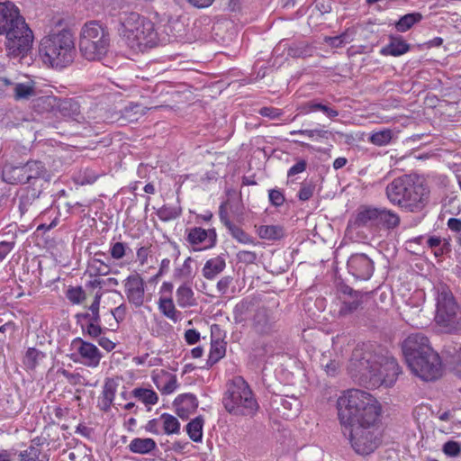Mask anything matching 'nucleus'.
I'll list each match as a JSON object with an SVG mask.
<instances>
[{"label":"nucleus","instance_id":"nucleus-7","mask_svg":"<svg viewBox=\"0 0 461 461\" xmlns=\"http://www.w3.org/2000/svg\"><path fill=\"white\" fill-rule=\"evenodd\" d=\"M436 311L434 321L442 331L448 334H461V306L457 303L451 289L443 283L435 287Z\"/></svg>","mask_w":461,"mask_h":461},{"label":"nucleus","instance_id":"nucleus-54","mask_svg":"<svg viewBox=\"0 0 461 461\" xmlns=\"http://www.w3.org/2000/svg\"><path fill=\"white\" fill-rule=\"evenodd\" d=\"M292 135L294 134H300V135H306L309 138H314L315 136L319 138H328L329 131L324 130H298V131H291Z\"/></svg>","mask_w":461,"mask_h":461},{"label":"nucleus","instance_id":"nucleus-11","mask_svg":"<svg viewBox=\"0 0 461 461\" xmlns=\"http://www.w3.org/2000/svg\"><path fill=\"white\" fill-rule=\"evenodd\" d=\"M351 447L358 455H369L374 452L379 445L375 426H357L343 429L344 435H347Z\"/></svg>","mask_w":461,"mask_h":461},{"label":"nucleus","instance_id":"nucleus-62","mask_svg":"<svg viewBox=\"0 0 461 461\" xmlns=\"http://www.w3.org/2000/svg\"><path fill=\"white\" fill-rule=\"evenodd\" d=\"M185 339L189 345H194L199 341L200 333L194 329L187 330L185 333Z\"/></svg>","mask_w":461,"mask_h":461},{"label":"nucleus","instance_id":"nucleus-45","mask_svg":"<svg viewBox=\"0 0 461 461\" xmlns=\"http://www.w3.org/2000/svg\"><path fill=\"white\" fill-rule=\"evenodd\" d=\"M43 357L44 354L41 351L34 348H29L26 351L23 363L27 367L32 369L37 366L38 362L41 360Z\"/></svg>","mask_w":461,"mask_h":461},{"label":"nucleus","instance_id":"nucleus-39","mask_svg":"<svg viewBox=\"0 0 461 461\" xmlns=\"http://www.w3.org/2000/svg\"><path fill=\"white\" fill-rule=\"evenodd\" d=\"M159 420L162 421L165 434H178L180 432V422L175 416L168 413H163L161 414Z\"/></svg>","mask_w":461,"mask_h":461},{"label":"nucleus","instance_id":"nucleus-30","mask_svg":"<svg viewBox=\"0 0 461 461\" xmlns=\"http://www.w3.org/2000/svg\"><path fill=\"white\" fill-rule=\"evenodd\" d=\"M131 395L145 405H155L158 401L157 393L148 388H135L131 391Z\"/></svg>","mask_w":461,"mask_h":461},{"label":"nucleus","instance_id":"nucleus-14","mask_svg":"<svg viewBox=\"0 0 461 461\" xmlns=\"http://www.w3.org/2000/svg\"><path fill=\"white\" fill-rule=\"evenodd\" d=\"M145 282L138 274L130 275L124 280V292L128 302L136 308H140L145 302Z\"/></svg>","mask_w":461,"mask_h":461},{"label":"nucleus","instance_id":"nucleus-9","mask_svg":"<svg viewBox=\"0 0 461 461\" xmlns=\"http://www.w3.org/2000/svg\"><path fill=\"white\" fill-rule=\"evenodd\" d=\"M110 33L106 26L97 21H89L80 32L79 50L89 61L101 60L110 49Z\"/></svg>","mask_w":461,"mask_h":461},{"label":"nucleus","instance_id":"nucleus-42","mask_svg":"<svg viewBox=\"0 0 461 461\" xmlns=\"http://www.w3.org/2000/svg\"><path fill=\"white\" fill-rule=\"evenodd\" d=\"M194 259L188 257L179 267H176L174 271V277L178 280H188L194 276V271L192 268V263Z\"/></svg>","mask_w":461,"mask_h":461},{"label":"nucleus","instance_id":"nucleus-48","mask_svg":"<svg viewBox=\"0 0 461 461\" xmlns=\"http://www.w3.org/2000/svg\"><path fill=\"white\" fill-rule=\"evenodd\" d=\"M442 451L447 456L456 457L461 453L460 443L454 440H448L443 445Z\"/></svg>","mask_w":461,"mask_h":461},{"label":"nucleus","instance_id":"nucleus-32","mask_svg":"<svg viewBox=\"0 0 461 461\" xmlns=\"http://www.w3.org/2000/svg\"><path fill=\"white\" fill-rule=\"evenodd\" d=\"M158 309L167 318L174 322L179 320L180 312L176 311L171 298L160 297L158 300Z\"/></svg>","mask_w":461,"mask_h":461},{"label":"nucleus","instance_id":"nucleus-1","mask_svg":"<svg viewBox=\"0 0 461 461\" xmlns=\"http://www.w3.org/2000/svg\"><path fill=\"white\" fill-rule=\"evenodd\" d=\"M348 371L362 384L373 387H391L400 374V366L393 357L355 348L349 360Z\"/></svg>","mask_w":461,"mask_h":461},{"label":"nucleus","instance_id":"nucleus-44","mask_svg":"<svg viewBox=\"0 0 461 461\" xmlns=\"http://www.w3.org/2000/svg\"><path fill=\"white\" fill-rule=\"evenodd\" d=\"M393 137V132L389 129H384L383 131H379L374 132L368 138L369 141L376 146H385L390 143Z\"/></svg>","mask_w":461,"mask_h":461},{"label":"nucleus","instance_id":"nucleus-38","mask_svg":"<svg viewBox=\"0 0 461 461\" xmlns=\"http://www.w3.org/2000/svg\"><path fill=\"white\" fill-rule=\"evenodd\" d=\"M226 353V347L223 341L221 340H212L211 343V350L209 354V357L207 360V364L209 366H212L217 363L220 359H221Z\"/></svg>","mask_w":461,"mask_h":461},{"label":"nucleus","instance_id":"nucleus-6","mask_svg":"<svg viewBox=\"0 0 461 461\" xmlns=\"http://www.w3.org/2000/svg\"><path fill=\"white\" fill-rule=\"evenodd\" d=\"M39 53L44 64L56 68H66L76 57L72 32L63 29L44 36L40 42Z\"/></svg>","mask_w":461,"mask_h":461},{"label":"nucleus","instance_id":"nucleus-25","mask_svg":"<svg viewBox=\"0 0 461 461\" xmlns=\"http://www.w3.org/2000/svg\"><path fill=\"white\" fill-rule=\"evenodd\" d=\"M128 447L132 453L146 455L157 448V443L149 438H135L131 441Z\"/></svg>","mask_w":461,"mask_h":461},{"label":"nucleus","instance_id":"nucleus-63","mask_svg":"<svg viewBox=\"0 0 461 461\" xmlns=\"http://www.w3.org/2000/svg\"><path fill=\"white\" fill-rule=\"evenodd\" d=\"M158 217L163 221H169L172 219H176L178 216V213L176 211L170 210L169 208H161L158 211Z\"/></svg>","mask_w":461,"mask_h":461},{"label":"nucleus","instance_id":"nucleus-3","mask_svg":"<svg viewBox=\"0 0 461 461\" xmlns=\"http://www.w3.org/2000/svg\"><path fill=\"white\" fill-rule=\"evenodd\" d=\"M5 36V47L11 58L24 57L31 50L33 32L11 1H0V36Z\"/></svg>","mask_w":461,"mask_h":461},{"label":"nucleus","instance_id":"nucleus-15","mask_svg":"<svg viewBox=\"0 0 461 461\" xmlns=\"http://www.w3.org/2000/svg\"><path fill=\"white\" fill-rule=\"evenodd\" d=\"M72 347L81 357L82 364L93 368L99 366L103 355L95 345L85 341L81 338H76L72 340Z\"/></svg>","mask_w":461,"mask_h":461},{"label":"nucleus","instance_id":"nucleus-64","mask_svg":"<svg viewBox=\"0 0 461 461\" xmlns=\"http://www.w3.org/2000/svg\"><path fill=\"white\" fill-rule=\"evenodd\" d=\"M307 163L305 160L301 159L296 164H294L289 170H288V176H292L294 175H297L299 173L303 172L306 169Z\"/></svg>","mask_w":461,"mask_h":461},{"label":"nucleus","instance_id":"nucleus-53","mask_svg":"<svg viewBox=\"0 0 461 461\" xmlns=\"http://www.w3.org/2000/svg\"><path fill=\"white\" fill-rule=\"evenodd\" d=\"M84 332H86V334L93 338H98L103 333V328L100 325V322H94L92 321H87V325L86 329H83Z\"/></svg>","mask_w":461,"mask_h":461},{"label":"nucleus","instance_id":"nucleus-2","mask_svg":"<svg viewBox=\"0 0 461 461\" xmlns=\"http://www.w3.org/2000/svg\"><path fill=\"white\" fill-rule=\"evenodd\" d=\"M338 417L343 429L357 426H375L381 415V405L369 393L351 389L337 401Z\"/></svg>","mask_w":461,"mask_h":461},{"label":"nucleus","instance_id":"nucleus-17","mask_svg":"<svg viewBox=\"0 0 461 461\" xmlns=\"http://www.w3.org/2000/svg\"><path fill=\"white\" fill-rule=\"evenodd\" d=\"M186 240L193 246H202L197 250L211 249L216 244V231L213 229L204 230L194 227L187 230Z\"/></svg>","mask_w":461,"mask_h":461},{"label":"nucleus","instance_id":"nucleus-46","mask_svg":"<svg viewBox=\"0 0 461 461\" xmlns=\"http://www.w3.org/2000/svg\"><path fill=\"white\" fill-rule=\"evenodd\" d=\"M122 117L128 122L138 121L139 116L142 114V110L139 104H130L122 111Z\"/></svg>","mask_w":461,"mask_h":461},{"label":"nucleus","instance_id":"nucleus-24","mask_svg":"<svg viewBox=\"0 0 461 461\" xmlns=\"http://www.w3.org/2000/svg\"><path fill=\"white\" fill-rule=\"evenodd\" d=\"M409 49L410 45L401 36H391L389 44L382 50V53L397 57L406 53Z\"/></svg>","mask_w":461,"mask_h":461},{"label":"nucleus","instance_id":"nucleus-52","mask_svg":"<svg viewBox=\"0 0 461 461\" xmlns=\"http://www.w3.org/2000/svg\"><path fill=\"white\" fill-rule=\"evenodd\" d=\"M237 259L240 263L250 265L256 263L258 256L253 251L240 250L237 253Z\"/></svg>","mask_w":461,"mask_h":461},{"label":"nucleus","instance_id":"nucleus-12","mask_svg":"<svg viewBox=\"0 0 461 461\" xmlns=\"http://www.w3.org/2000/svg\"><path fill=\"white\" fill-rule=\"evenodd\" d=\"M418 366H408L411 372L424 381H434L442 375V365L438 354L430 348L426 355L416 359Z\"/></svg>","mask_w":461,"mask_h":461},{"label":"nucleus","instance_id":"nucleus-16","mask_svg":"<svg viewBox=\"0 0 461 461\" xmlns=\"http://www.w3.org/2000/svg\"><path fill=\"white\" fill-rule=\"evenodd\" d=\"M348 272L357 279L368 280L374 273V262L366 254H354L348 260Z\"/></svg>","mask_w":461,"mask_h":461},{"label":"nucleus","instance_id":"nucleus-26","mask_svg":"<svg viewBox=\"0 0 461 461\" xmlns=\"http://www.w3.org/2000/svg\"><path fill=\"white\" fill-rule=\"evenodd\" d=\"M176 303L181 308H187L196 304L194 294L187 284L181 285L176 292Z\"/></svg>","mask_w":461,"mask_h":461},{"label":"nucleus","instance_id":"nucleus-59","mask_svg":"<svg viewBox=\"0 0 461 461\" xmlns=\"http://www.w3.org/2000/svg\"><path fill=\"white\" fill-rule=\"evenodd\" d=\"M314 186L312 185H303L299 193L298 197L301 201H308L313 194Z\"/></svg>","mask_w":461,"mask_h":461},{"label":"nucleus","instance_id":"nucleus-28","mask_svg":"<svg viewBox=\"0 0 461 461\" xmlns=\"http://www.w3.org/2000/svg\"><path fill=\"white\" fill-rule=\"evenodd\" d=\"M14 98L16 101L29 100L36 95L35 86L32 81L14 84Z\"/></svg>","mask_w":461,"mask_h":461},{"label":"nucleus","instance_id":"nucleus-20","mask_svg":"<svg viewBox=\"0 0 461 461\" xmlns=\"http://www.w3.org/2000/svg\"><path fill=\"white\" fill-rule=\"evenodd\" d=\"M57 112L60 116L78 122L83 119L80 113V105L77 101L73 99L59 100L57 104Z\"/></svg>","mask_w":461,"mask_h":461},{"label":"nucleus","instance_id":"nucleus-18","mask_svg":"<svg viewBox=\"0 0 461 461\" xmlns=\"http://www.w3.org/2000/svg\"><path fill=\"white\" fill-rule=\"evenodd\" d=\"M379 207L362 205L358 208L355 219L350 221L354 228H377Z\"/></svg>","mask_w":461,"mask_h":461},{"label":"nucleus","instance_id":"nucleus-23","mask_svg":"<svg viewBox=\"0 0 461 461\" xmlns=\"http://www.w3.org/2000/svg\"><path fill=\"white\" fill-rule=\"evenodd\" d=\"M226 267L225 258L221 256L208 259L203 269V276L207 280H213L218 275H220Z\"/></svg>","mask_w":461,"mask_h":461},{"label":"nucleus","instance_id":"nucleus-21","mask_svg":"<svg viewBox=\"0 0 461 461\" xmlns=\"http://www.w3.org/2000/svg\"><path fill=\"white\" fill-rule=\"evenodd\" d=\"M443 357L455 375L461 378V347L456 344L445 346Z\"/></svg>","mask_w":461,"mask_h":461},{"label":"nucleus","instance_id":"nucleus-36","mask_svg":"<svg viewBox=\"0 0 461 461\" xmlns=\"http://www.w3.org/2000/svg\"><path fill=\"white\" fill-rule=\"evenodd\" d=\"M225 225L227 226L231 237L240 243L256 244L254 239L239 226L232 224L227 220L225 221Z\"/></svg>","mask_w":461,"mask_h":461},{"label":"nucleus","instance_id":"nucleus-19","mask_svg":"<svg viewBox=\"0 0 461 461\" xmlns=\"http://www.w3.org/2000/svg\"><path fill=\"white\" fill-rule=\"evenodd\" d=\"M344 293L348 294V297L342 302L339 311V315L343 317L353 314L359 309H362L364 299L367 297V294L354 291L349 287H347Z\"/></svg>","mask_w":461,"mask_h":461},{"label":"nucleus","instance_id":"nucleus-37","mask_svg":"<svg viewBox=\"0 0 461 461\" xmlns=\"http://www.w3.org/2000/svg\"><path fill=\"white\" fill-rule=\"evenodd\" d=\"M281 406L284 410L283 416L286 419L296 417L300 411V403L297 398H282Z\"/></svg>","mask_w":461,"mask_h":461},{"label":"nucleus","instance_id":"nucleus-29","mask_svg":"<svg viewBox=\"0 0 461 461\" xmlns=\"http://www.w3.org/2000/svg\"><path fill=\"white\" fill-rule=\"evenodd\" d=\"M257 232L261 239L276 240L285 236L284 228L281 225H261Z\"/></svg>","mask_w":461,"mask_h":461},{"label":"nucleus","instance_id":"nucleus-8","mask_svg":"<svg viewBox=\"0 0 461 461\" xmlns=\"http://www.w3.org/2000/svg\"><path fill=\"white\" fill-rule=\"evenodd\" d=\"M222 402L230 414L237 416H253L259 408L249 384L241 376H235L227 384Z\"/></svg>","mask_w":461,"mask_h":461},{"label":"nucleus","instance_id":"nucleus-49","mask_svg":"<svg viewBox=\"0 0 461 461\" xmlns=\"http://www.w3.org/2000/svg\"><path fill=\"white\" fill-rule=\"evenodd\" d=\"M41 455V450L33 445H31L25 450L19 453L20 461H37Z\"/></svg>","mask_w":461,"mask_h":461},{"label":"nucleus","instance_id":"nucleus-47","mask_svg":"<svg viewBox=\"0 0 461 461\" xmlns=\"http://www.w3.org/2000/svg\"><path fill=\"white\" fill-rule=\"evenodd\" d=\"M67 298L72 303L78 304L85 300L86 294L81 286L70 287L67 291Z\"/></svg>","mask_w":461,"mask_h":461},{"label":"nucleus","instance_id":"nucleus-33","mask_svg":"<svg viewBox=\"0 0 461 461\" xmlns=\"http://www.w3.org/2000/svg\"><path fill=\"white\" fill-rule=\"evenodd\" d=\"M101 298H102V294L96 293L93 303H91V305L88 308L90 312L79 313L77 315V318L83 319L86 321H92L94 322H100L101 317H100V313H99V309H100Z\"/></svg>","mask_w":461,"mask_h":461},{"label":"nucleus","instance_id":"nucleus-34","mask_svg":"<svg viewBox=\"0 0 461 461\" xmlns=\"http://www.w3.org/2000/svg\"><path fill=\"white\" fill-rule=\"evenodd\" d=\"M303 112L309 113L315 111H321L329 118H335L339 115V112L326 104L317 102L316 100L310 101L303 106Z\"/></svg>","mask_w":461,"mask_h":461},{"label":"nucleus","instance_id":"nucleus-61","mask_svg":"<svg viewBox=\"0 0 461 461\" xmlns=\"http://www.w3.org/2000/svg\"><path fill=\"white\" fill-rule=\"evenodd\" d=\"M176 387L177 381L176 375H170L168 381L165 384L161 391L165 394H169L173 393L176 389Z\"/></svg>","mask_w":461,"mask_h":461},{"label":"nucleus","instance_id":"nucleus-55","mask_svg":"<svg viewBox=\"0 0 461 461\" xmlns=\"http://www.w3.org/2000/svg\"><path fill=\"white\" fill-rule=\"evenodd\" d=\"M269 202L276 207L281 206L285 203L284 194L279 189H271L268 194Z\"/></svg>","mask_w":461,"mask_h":461},{"label":"nucleus","instance_id":"nucleus-50","mask_svg":"<svg viewBox=\"0 0 461 461\" xmlns=\"http://www.w3.org/2000/svg\"><path fill=\"white\" fill-rule=\"evenodd\" d=\"M321 365L324 368L327 375L330 376H335L340 369V364L339 361L335 359L328 361L325 357L321 358Z\"/></svg>","mask_w":461,"mask_h":461},{"label":"nucleus","instance_id":"nucleus-4","mask_svg":"<svg viewBox=\"0 0 461 461\" xmlns=\"http://www.w3.org/2000/svg\"><path fill=\"white\" fill-rule=\"evenodd\" d=\"M389 201L409 212L421 211L429 201V190L417 175H403L386 186Z\"/></svg>","mask_w":461,"mask_h":461},{"label":"nucleus","instance_id":"nucleus-27","mask_svg":"<svg viewBox=\"0 0 461 461\" xmlns=\"http://www.w3.org/2000/svg\"><path fill=\"white\" fill-rule=\"evenodd\" d=\"M400 224V217L394 212L386 208L379 207L378 210V227L383 226L387 229H394Z\"/></svg>","mask_w":461,"mask_h":461},{"label":"nucleus","instance_id":"nucleus-5","mask_svg":"<svg viewBox=\"0 0 461 461\" xmlns=\"http://www.w3.org/2000/svg\"><path fill=\"white\" fill-rule=\"evenodd\" d=\"M120 32L125 44L137 52H144L161 41L154 23L137 13L125 15Z\"/></svg>","mask_w":461,"mask_h":461},{"label":"nucleus","instance_id":"nucleus-35","mask_svg":"<svg viewBox=\"0 0 461 461\" xmlns=\"http://www.w3.org/2000/svg\"><path fill=\"white\" fill-rule=\"evenodd\" d=\"M203 419L198 416L186 425V432L189 438L194 442H200L203 438Z\"/></svg>","mask_w":461,"mask_h":461},{"label":"nucleus","instance_id":"nucleus-22","mask_svg":"<svg viewBox=\"0 0 461 461\" xmlns=\"http://www.w3.org/2000/svg\"><path fill=\"white\" fill-rule=\"evenodd\" d=\"M274 320L266 308H258L253 317V327L260 334H267L273 329Z\"/></svg>","mask_w":461,"mask_h":461},{"label":"nucleus","instance_id":"nucleus-10","mask_svg":"<svg viewBox=\"0 0 461 461\" xmlns=\"http://www.w3.org/2000/svg\"><path fill=\"white\" fill-rule=\"evenodd\" d=\"M49 176L45 165L39 160H29L23 165H5L3 169V179L11 185H34L39 179Z\"/></svg>","mask_w":461,"mask_h":461},{"label":"nucleus","instance_id":"nucleus-31","mask_svg":"<svg viewBox=\"0 0 461 461\" xmlns=\"http://www.w3.org/2000/svg\"><path fill=\"white\" fill-rule=\"evenodd\" d=\"M421 20L422 14L420 13L407 14L402 16L399 21L395 23V28L399 32H405Z\"/></svg>","mask_w":461,"mask_h":461},{"label":"nucleus","instance_id":"nucleus-56","mask_svg":"<svg viewBox=\"0 0 461 461\" xmlns=\"http://www.w3.org/2000/svg\"><path fill=\"white\" fill-rule=\"evenodd\" d=\"M258 113L261 116L268 117L270 119H277L281 116L282 112L280 109L275 107H262L259 109Z\"/></svg>","mask_w":461,"mask_h":461},{"label":"nucleus","instance_id":"nucleus-60","mask_svg":"<svg viewBox=\"0 0 461 461\" xmlns=\"http://www.w3.org/2000/svg\"><path fill=\"white\" fill-rule=\"evenodd\" d=\"M231 276H223L217 283V289L221 294H225L228 292V289L232 283Z\"/></svg>","mask_w":461,"mask_h":461},{"label":"nucleus","instance_id":"nucleus-41","mask_svg":"<svg viewBox=\"0 0 461 461\" xmlns=\"http://www.w3.org/2000/svg\"><path fill=\"white\" fill-rule=\"evenodd\" d=\"M102 257H106L105 253L97 251L92 258L90 267L95 269V274L100 276H106L111 272L110 265L105 263Z\"/></svg>","mask_w":461,"mask_h":461},{"label":"nucleus","instance_id":"nucleus-51","mask_svg":"<svg viewBox=\"0 0 461 461\" xmlns=\"http://www.w3.org/2000/svg\"><path fill=\"white\" fill-rule=\"evenodd\" d=\"M127 249L131 251V249L126 246V244L122 242H115L112 244L110 249L112 258L116 260L122 259L126 255Z\"/></svg>","mask_w":461,"mask_h":461},{"label":"nucleus","instance_id":"nucleus-43","mask_svg":"<svg viewBox=\"0 0 461 461\" xmlns=\"http://www.w3.org/2000/svg\"><path fill=\"white\" fill-rule=\"evenodd\" d=\"M119 377H108L103 386L102 397L114 401V397L119 386Z\"/></svg>","mask_w":461,"mask_h":461},{"label":"nucleus","instance_id":"nucleus-57","mask_svg":"<svg viewBox=\"0 0 461 461\" xmlns=\"http://www.w3.org/2000/svg\"><path fill=\"white\" fill-rule=\"evenodd\" d=\"M111 313L113 316L116 322L119 323L122 321L126 317L127 306L124 303H122L118 307L112 310Z\"/></svg>","mask_w":461,"mask_h":461},{"label":"nucleus","instance_id":"nucleus-13","mask_svg":"<svg viewBox=\"0 0 461 461\" xmlns=\"http://www.w3.org/2000/svg\"><path fill=\"white\" fill-rule=\"evenodd\" d=\"M432 348L427 336L421 332L410 334L402 343V350L408 366H418L416 359Z\"/></svg>","mask_w":461,"mask_h":461},{"label":"nucleus","instance_id":"nucleus-58","mask_svg":"<svg viewBox=\"0 0 461 461\" xmlns=\"http://www.w3.org/2000/svg\"><path fill=\"white\" fill-rule=\"evenodd\" d=\"M15 241H1L0 242V262L14 249Z\"/></svg>","mask_w":461,"mask_h":461},{"label":"nucleus","instance_id":"nucleus-40","mask_svg":"<svg viewBox=\"0 0 461 461\" xmlns=\"http://www.w3.org/2000/svg\"><path fill=\"white\" fill-rule=\"evenodd\" d=\"M354 32L350 29L346 30L344 32L334 37H325L324 41L332 48H341L346 43L353 41Z\"/></svg>","mask_w":461,"mask_h":461}]
</instances>
